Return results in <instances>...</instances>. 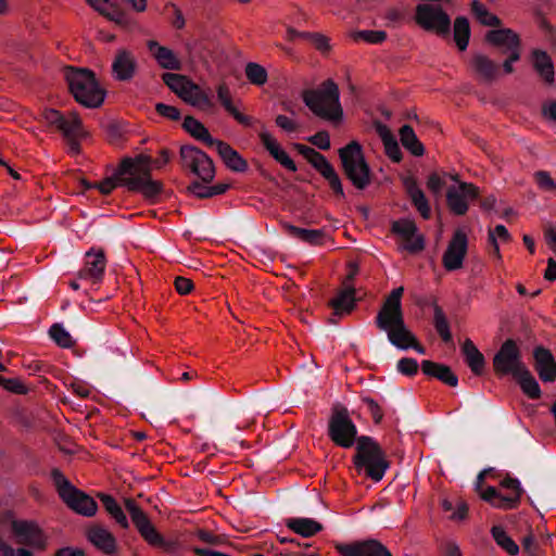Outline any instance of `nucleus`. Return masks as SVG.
I'll return each instance as SVG.
<instances>
[{"instance_id": "nucleus-1", "label": "nucleus", "mask_w": 556, "mask_h": 556, "mask_svg": "<svg viewBox=\"0 0 556 556\" xmlns=\"http://www.w3.org/2000/svg\"><path fill=\"white\" fill-rule=\"evenodd\" d=\"M150 157L140 155L134 161L124 159L113 177L105 178L94 187L102 194H110L117 186L126 187L129 191L140 192L149 200L156 199L163 191V185L151 178Z\"/></svg>"}, {"instance_id": "nucleus-2", "label": "nucleus", "mask_w": 556, "mask_h": 556, "mask_svg": "<svg viewBox=\"0 0 556 556\" xmlns=\"http://www.w3.org/2000/svg\"><path fill=\"white\" fill-rule=\"evenodd\" d=\"M404 288L399 287L391 291L382 303L375 325L387 333L389 342L400 350H407L409 341L413 339V332L407 328L402 307V296Z\"/></svg>"}, {"instance_id": "nucleus-3", "label": "nucleus", "mask_w": 556, "mask_h": 556, "mask_svg": "<svg viewBox=\"0 0 556 556\" xmlns=\"http://www.w3.org/2000/svg\"><path fill=\"white\" fill-rule=\"evenodd\" d=\"M355 450L353 456L355 470L358 473H365L375 482L382 480L390 463L380 444L371 437L361 435Z\"/></svg>"}, {"instance_id": "nucleus-4", "label": "nucleus", "mask_w": 556, "mask_h": 556, "mask_svg": "<svg viewBox=\"0 0 556 556\" xmlns=\"http://www.w3.org/2000/svg\"><path fill=\"white\" fill-rule=\"evenodd\" d=\"M64 77L78 103L90 109L99 108L103 103L105 91L100 87L92 71L66 66Z\"/></svg>"}, {"instance_id": "nucleus-5", "label": "nucleus", "mask_w": 556, "mask_h": 556, "mask_svg": "<svg viewBox=\"0 0 556 556\" xmlns=\"http://www.w3.org/2000/svg\"><path fill=\"white\" fill-rule=\"evenodd\" d=\"M302 97L305 105L315 115L328 121H341L343 110L339 87L332 79L325 80L319 89L304 90Z\"/></svg>"}, {"instance_id": "nucleus-6", "label": "nucleus", "mask_w": 556, "mask_h": 556, "mask_svg": "<svg viewBox=\"0 0 556 556\" xmlns=\"http://www.w3.org/2000/svg\"><path fill=\"white\" fill-rule=\"evenodd\" d=\"M339 157L345 177L357 190H365L371 184L374 174L362 146L357 141H351L339 149Z\"/></svg>"}, {"instance_id": "nucleus-7", "label": "nucleus", "mask_w": 556, "mask_h": 556, "mask_svg": "<svg viewBox=\"0 0 556 556\" xmlns=\"http://www.w3.org/2000/svg\"><path fill=\"white\" fill-rule=\"evenodd\" d=\"M51 479L61 500L75 513L91 517L97 513V502L84 491L77 489L58 468L51 470Z\"/></svg>"}, {"instance_id": "nucleus-8", "label": "nucleus", "mask_w": 556, "mask_h": 556, "mask_svg": "<svg viewBox=\"0 0 556 556\" xmlns=\"http://www.w3.org/2000/svg\"><path fill=\"white\" fill-rule=\"evenodd\" d=\"M485 41L492 45L503 55H506L502 64L503 72L511 74L513 63L520 60L521 41L517 33L510 28L491 29L485 34Z\"/></svg>"}, {"instance_id": "nucleus-9", "label": "nucleus", "mask_w": 556, "mask_h": 556, "mask_svg": "<svg viewBox=\"0 0 556 556\" xmlns=\"http://www.w3.org/2000/svg\"><path fill=\"white\" fill-rule=\"evenodd\" d=\"M328 435L336 445L343 448L357 444V428L345 407L333 410L328 422Z\"/></svg>"}, {"instance_id": "nucleus-10", "label": "nucleus", "mask_w": 556, "mask_h": 556, "mask_svg": "<svg viewBox=\"0 0 556 556\" xmlns=\"http://www.w3.org/2000/svg\"><path fill=\"white\" fill-rule=\"evenodd\" d=\"M43 118L63 134L73 154L80 152L78 137L83 135V127L81 119L76 113L72 114L71 118H66L60 111L50 109L43 113Z\"/></svg>"}, {"instance_id": "nucleus-11", "label": "nucleus", "mask_w": 556, "mask_h": 556, "mask_svg": "<svg viewBox=\"0 0 556 556\" xmlns=\"http://www.w3.org/2000/svg\"><path fill=\"white\" fill-rule=\"evenodd\" d=\"M526 364L516 341L513 339L505 340L493 357V368L497 376H511L513 378L519 374Z\"/></svg>"}, {"instance_id": "nucleus-12", "label": "nucleus", "mask_w": 556, "mask_h": 556, "mask_svg": "<svg viewBox=\"0 0 556 556\" xmlns=\"http://www.w3.org/2000/svg\"><path fill=\"white\" fill-rule=\"evenodd\" d=\"M180 160L187 167L204 182H212L215 177V167L212 159L201 149L185 144L180 148Z\"/></svg>"}, {"instance_id": "nucleus-13", "label": "nucleus", "mask_w": 556, "mask_h": 556, "mask_svg": "<svg viewBox=\"0 0 556 556\" xmlns=\"http://www.w3.org/2000/svg\"><path fill=\"white\" fill-rule=\"evenodd\" d=\"M415 21L425 30L434 31L441 37L450 36L451 18L440 5L418 4Z\"/></svg>"}, {"instance_id": "nucleus-14", "label": "nucleus", "mask_w": 556, "mask_h": 556, "mask_svg": "<svg viewBox=\"0 0 556 556\" xmlns=\"http://www.w3.org/2000/svg\"><path fill=\"white\" fill-rule=\"evenodd\" d=\"M501 485L510 491V494L503 495L494 486H488L481 492V498L489 502L492 506L502 509H514L519 503L523 489L517 478L506 477L502 480Z\"/></svg>"}, {"instance_id": "nucleus-15", "label": "nucleus", "mask_w": 556, "mask_h": 556, "mask_svg": "<svg viewBox=\"0 0 556 556\" xmlns=\"http://www.w3.org/2000/svg\"><path fill=\"white\" fill-rule=\"evenodd\" d=\"M11 530L20 544L37 551H45L47 548L48 536L35 521L12 520Z\"/></svg>"}, {"instance_id": "nucleus-16", "label": "nucleus", "mask_w": 556, "mask_h": 556, "mask_svg": "<svg viewBox=\"0 0 556 556\" xmlns=\"http://www.w3.org/2000/svg\"><path fill=\"white\" fill-rule=\"evenodd\" d=\"M479 198V189L469 182H459L458 187L452 186L446 191V203L450 211L458 216L468 211V201Z\"/></svg>"}, {"instance_id": "nucleus-17", "label": "nucleus", "mask_w": 556, "mask_h": 556, "mask_svg": "<svg viewBox=\"0 0 556 556\" xmlns=\"http://www.w3.org/2000/svg\"><path fill=\"white\" fill-rule=\"evenodd\" d=\"M467 249V235L462 229L455 230L442 257L444 268L448 271L462 268Z\"/></svg>"}, {"instance_id": "nucleus-18", "label": "nucleus", "mask_w": 556, "mask_h": 556, "mask_svg": "<svg viewBox=\"0 0 556 556\" xmlns=\"http://www.w3.org/2000/svg\"><path fill=\"white\" fill-rule=\"evenodd\" d=\"M106 267V257L104 251L91 248L85 254V265L78 271V278L90 280L92 283L102 281Z\"/></svg>"}, {"instance_id": "nucleus-19", "label": "nucleus", "mask_w": 556, "mask_h": 556, "mask_svg": "<svg viewBox=\"0 0 556 556\" xmlns=\"http://www.w3.org/2000/svg\"><path fill=\"white\" fill-rule=\"evenodd\" d=\"M356 290L353 286H345L338 290L336 296L328 303L332 309L329 323L337 324L341 317L351 314L356 307Z\"/></svg>"}, {"instance_id": "nucleus-20", "label": "nucleus", "mask_w": 556, "mask_h": 556, "mask_svg": "<svg viewBox=\"0 0 556 556\" xmlns=\"http://www.w3.org/2000/svg\"><path fill=\"white\" fill-rule=\"evenodd\" d=\"M337 551L341 556H392L391 552L377 540L338 544Z\"/></svg>"}, {"instance_id": "nucleus-21", "label": "nucleus", "mask_w": 556, "mask_h": 556, "mask_svg": "<svg viewBox=\"0 0 556 556\" xmlns=\"http://www.w3.org/2000/svg\"><path fill=\"white\" fill-rule=\"evenodd\" d=\"M534 369L543 382H554L556 380V359L553 353L542 346H535L533 350Z\"/></svg>"}, {"instance_id": "nucleus-22", "label": "nucleus", "mask_w": 556, "mask_h": 556, "mask_svg": "<svg viewBox=\"0 0 556 556\" xmlns=\"http://www.w3.org/2000/svg\"><path fill=\"white\" fill-rule=\"evenodd\" d=\"M470 66L482 84H492L501 75V66L482 53H475L470 60Z\"/></svg>"}, {"instance_id": "nucleus-23", "label": "nucleus", "mask_w": 556, "mask_h": 556, "mask_svg": "<svg viewBox=\"0 0 556 556\" xmlns=\"http://www.w3.org/2000/svg\"><path fill=\"white\" fill-rule=\"evenodd\" d=\"M403 185L414 207L419 212L424 219H429L431 217V206L425 192L418 186L417 180L413 177H406Z\"/></svg>"}, {"instance_id": "nucleus-24", "label": "nucleus", "mask_w": 556, "mask_h": 556, "mask_svg": "<svg viewBox=\"0 0 556 556\" xmlns=\"http://www.w3.org/2000/svg\"><path fill=\"white\" fill-rule=\"evenodd\" d=\"M137 70V62L134 55L127 50H119L112 63V71L117 80H130Z\"/></svg>"}, {"instance_id": "nucleus-25", "label": "nucleus", "mask_w": 556, "mask_h": 556, "mask_svg": "<svg viewBox=\"0 0 556 556\" xmlns=\"http://www.w3.org/2000/svg\"><path fill=\"white\" fill-rule=\"evenodd\" d=\"M148 49L162 68L169 71L181 70L180 60L169 48L161 46L155 40H150L148 41Z\"/></svg>"}, {"instance_id": "nucleus-26", "label": "nucleus", "mask_w": 556, "mask_h": 556, "mask_svg": "<svg viewBox=\"0 0 556 556\" xmlns=\"http://www.w3.org/2000/svg\"><path fill=\"white\" fill-rule=\"evenodd\" d=\"M181 99L192 106L201 110H210L215 105L212 96L192 80L185 85V91Z\"/></svg>"}, {"instance_id": "nucleus-27", "label": "nucleus", "mask_w": 556, "mask_h": 556, "mask_svg": "<svg viewBox=\"0 0 556 556\" xmlns=\"http://www.w3.org/2000/svg\"><path fill=\"white\" fill-rule=\"evenodd\" d=\"M421 370L426 376L435 378L450 387H456L458 384V377L453 372L451 367L445 364L424 359L421 362Z\"/></svg>"}, {"instance_id": "nucleus-28", "label": "nucleus", "mask_w": 556, "mask_h": 556, "mask_svg": "<svg viewBox=\"0 0 556 556\" xmlns=\"http://www.w3.org/2000/svg\"><path fill=\"white\" fill-rule=\"evenodd\" d=\"M214 147L228 168L237 173L248 169V162L228 143L218 140Z\"/></svg>"}, {"instance_id": "nucleus-29", "label": "nucleus", "mask_w": 556, "mask_h": 556, "mask_svg": "<svg viewBox=\"0 0 556 556\" xmlns=\"http://www.w3.org/2000/svg\"><path fill=\"white\" fill-rule=\"evenodd\" d=\"M286 526L303 538H311L324 529L320 522L305 517L288 518L286 520Z\"/></svg>"}, {"instance_id": "nucleus-30", "label": "nucleus", "mask_w": 556, "mask_h": 556, "mask_svg": "<svg viewBox=\"0 0 556 556\" xmlns=\"http://www.w3.org/2000/svg\"><path fill=\"white\" fill-rule=\"evenodd\" d=\"M532 65L546 84L554 83V63L546 51L534 49L532 51Z\"/></svg>"}, {"instance_id": "nucleus-31", "label": "nucleus", "mask_w": 556, "mask_h": 556, "mask_svg": "<svg viewBox=\"0 0 556 556\" xmlns=\"http://www.w3.org/2000/svg\"><path fill=\"white\" fill-rule=\"evenodd\" d=\"M462 353L471 371L481 376L484 370L485 358L470 339H466L462 344Z\"/></svg>"}, {"instance_id": "nucleus-32", "label": "nucleus", "mask_w": 556, "mask_h": 556, "mask_svg": "<svg viewBox=\"0 0 556 556\" xmlns=\"http://www.w3.org/2000/svg\"><path fill=\"white\" fill-rule=\"evenodd\" d=\"M88 539L98 548L105 554H114L116 551V540L114 535L104 528L93 527L88 532Z\"/></svg>"}, {"instance_id": "nucleus-33", "label": "nucleus", "mask_w": 556, "mask_h": 556, "mask_svg": "<svg viewBox=\"0 0 556 556\" xmlns=\"http://www.w3.org/2000/svg\"><path fill=\"white\" fill-rule=\"evenodd\" d=\"M282 227L289 236L299 238L300 240L312 245L323 244V239L326 236L323 229H305L294 226L290 223H283Z\"/></svg>"}, {"instance_id": "nucleus-34", "label": "nucleus", "mask_w": 556, "mask_h": 556, "mask_svg": "<svg viewBox=\"0 0 556 556\" xmlns=\"http://www.w3.org/2000/svg\"><path fill=\"white\" fill-rule=\"evenodd\" d=\"M208 184L210 182H204L201 179L194 180L187 187V190L199 199H210L225 193L229 188L228 184L218 182L213 186Z\"/></svg>"}, {"instance_id": "nucleus-35", "label": "nucleus", "mask_w": 556, "mask_h": 556, "mask_svg": "<svg viewBox=\"0 0 556 556\" xmlns=\"http://www.w3.org/2000/svg\"><path fill=\"white\" fill-rule=\"evenodd\" d=\"M184 129L189 132L194 139L204 142L207 147H214L217 139H214L207 128L195 119L193 116H186L182 123Z\"/></svg>"}, {"instance_id": "nucleus-36", "label": "nucleus", "mask_w": 556, "mask_h": 556, "mask_svg": "<svg viewBox=\"0 0 556 556\" xmlns=\"http://www.w3.org/2000/svg\"><path fill=\"white\" fill-rule=\"evenodd\" d=\"M514 379L519 384L522 392L530 399L538 400L541 397L542 391L540 384L528 367L523 368L519 374H517Z\"/></svg>"}, {"instance_id": "nucleus-37", "label": "nucleus", "mask_w": 556, "mask_h": 556, "mask_svg": "<svg viewBox=\"0 0 556 556\" xmlns=\"http://www.w3.org/2000/svg\"><path fill=\"white\" fill-rule=\"evenodd\" d=\"M400 140L402 146L415 156H422L425 147L417 138L410 125H403L400 129Z\"/></svg>"}, {"instance_id": "nucleus-38", "label": "nucleus", "mask_w": 556, "mask_h": 556, "mask_svg": "<svg viewBox=\"0 0 556 556\" xmlns=\"http://www.w3.org/2000/svg\"><path fill=\"white\" fill-rule=\"evenodd\" d=\"M98 496L102 502L105 510L111 515V517L116 521V523L123 529H128V519L121 505L116 502V500L112 495L103 493H100Z\"/></svg>"}, {"instance_id": "nucleus-39", "label": "nucleus", "mask_w": 556, "mask_h": 556, "mask_svg": "<svg viewBox=\"0 0 556 556\" xmlns=\"http://www.w3.org/2000/svg\"><path fill=\"white\" fill-rule=\"evenodd\" d=\"M87 2L109 20L123 24L126 15L111 0H87Z\"/></svg>"}, {"instance_id": "nucleus-40", "label": "nucleus", "mask_w": 556, "mask_h": 556, "mask_svg": "<svg viewBox=\"0 0 556 556\" xmlns=\"http://www.w3.org/2000/svg\"><path fill=\"white\" fill-rule=\"evenodd\" d=\"M470 25L465 16H457L454 21V40L460 51H465L470 39Z\"/></svg>"}, {"instance_id": "nucleus-41", "label": "nucleus", "mask_w": 556, "mask_h": 556, "mask_svg": "<svg viewBox=\"0 0 556 556\" xmlns=\"http://www.w3.org/2000/svg\"><path fill=\"white\" fill-rule=\"evenodd\" d=\"M470 7L473 16L480 24L491 27H500L502 25V21L495 14L491 13L479 0H473Z\"/></svg>"}, {"instance_id": "nucleus-42", "label": "nucleus", "mask_w": 556, "mask_h": 556, "mask_svg": "<svg viewBox=\"0 0 556 556\" xmlns=\"http://www.w3.org/2000/svg\"><path fill=\"white\" fill-rule=\"evenodd\" d=\"M125 508L130 515L131 521L137 528L138 532L148 528L152 522L150 521L147 514L141 509V507L135 502L132 498H125Z\"/></svg>"}, {"instance_id": "nucleus-43", "label": "nucleus", "mask_w": 556, "mask_h": 556, "mask_svg": "<svg viewBox=\"0 0 556 556\" xmlns=\"http://www.w3.org/2000/svg\"><path fill=\"white\" fill-rule=\"evenodd\" d=\"M491 534L496 544L503 548L507 554L515 556L519 553L518 544L507 534L501 526H493Z\"/></svg>"}, {"instance_id": "nucleus-44", "label": "nucleus", "mask_w": 556, "mask_h": 556, "mask_svg": "<svg viewBox=\"0 0 556 556\" xmlns=\"http://www.w3.org/2000/svg\"><path fill=\"white\" fill-rule=\"evenodd\" d=\"M433 325L443 342L451 343L453 337L450 330V324L442 307L438 304L433 305Z\"/></svg>"}, {"instance_id": "nucleus-45", "label": "nucleus", "mask_w": 556, "mask_h": 556, "mask_svg": "<svg viewBox=\"0 0 556 556\" xmlns=\"http://www.w3.org/2000/svg\"><path fill=\"white\" fill-rule=\"evenodd\" d=\"M318 173L328 181L337 198H345L341 178L330 162H328L321 169H319Z\"/></svg>"}, {"instance_id": "nucleus-46", "label": "nucleus", "mask_w": 556, "mask_h": 556, "mask_svg": "<svg viewBox=\"0 0 556 556\" xmlns=\"http://www.w3.org/2000/svg\"><path fill=\"white\" fill-rule=\"evenodd\" d=\"M295 150L305 157L309 164L318 172L329 161L326 159L325 155L313 149L312 147L302 144V143H295L294 144Z\"/></svg>"}, {"instance_id": "nucleus-47", "label": "nucleus", "mask_w": 556, "mask_h": 556, "mask_svg": "<svg viewBox=\"0 0 556 556\" xmlns=\"http://www.w3.org/2000/svg\"><path fill=\"white\" fill-rule=\"evenodd\" d=\"M393 233L400 236L404 241H409L417 233V226L415 222L410 219H399L394 220L391 225Z\"/></svg>"}, {"instance_id": "nucleus-48", "label": "nucleus", "mask_w": 556, "mask_h": 556, "mask_svg": "<svg viewBox=\"0 0 556 556\" xmlns=\"http://www.w3.org/2000/svg\"><path fill=\"white\" fill-rule=\"evenodd\" d=\"M245 76L248 80L255 86H263L267 83V71L258 63L249 62L245 65Z\"/></svg>"}, {"instance_id": "nucleus-49", "label": "nucleus", "mask_w": 556, "mask_h": 556, "mask_svg": "<svg viewBox=\"0 0 556 556\" xmlns=\"http://www.w3.org/2000/svg\"><path fill=\"white\" fill-rule=\"evenodd\" d=\"M49 336L60 348L68 349L74 344L72 336L61 324H53L49 329Z\"/></svg>"}, {"instance_id": "nucleus-50", "label": "nucleus", "mask_w": 556, "mask_h": 556, "mask_svg": "<svg viewBox=\"0 0 556 556\" xmlns=\"http://www.w3.org/2000/svg\"><path fill=\"white\" fill-rule=\"evenodd\" d=\"M162 79L164 84L179 98H181L185 91V85H187V83L190 81L185 76L174 73H164L162 75Z\"/></svg>"}, {"instance_id": "nucleus-51", "label": "nucleus", "mask_w": 556, "mask_h": 556, "mask_svg": "<svg viewBox=\"0 0 556 556\" xmlns=\"http://www.w3.org/2000/svg\"><path fill=\"white\" fill-rule=\"evenodd\" d=\"M353 39L378 45L387 39V33L384 30H358L353 34Z\"/></svg>"}, {"instance_id": "nucleus-52", "label": "nucleus", "mask_w": 556, "mask_h": 556, "mask_svg": "<svg viewBox=\"0 0 556 556\" xmlns=\"http://www.w3.org/2000/svg\"><path fill=\"white\" fill-rule=\"evenodd\" d=\"M146 542L152 546L165 547L166 541L164 536L155 529L153 525L139 532Z\"/></svg>"}, {"instance_id": "nucleus-53", "label": "nucleus", "mask_w": 556, "mask_h": 556, "mask_svg": "<svg viewBox=\"0 0 556 556\" xmlns=\"http://www.w3.org/2000/svg\"><path fill=\"white\" fill-rule=\"evenodd\" d=\"M496 237L504 241H508L510 239V235L504 225H497L493 230L489 231V241L493 247L494 253L500 256V248L496 241Z\"/></svg>"}, {"instance_id": "nucleus-54", "label": "nucleus", "mask_w": 556, "mask_h": 556, "mask_svg": "<svg viewBox=\"0 0 556 556\" xmlns=\"http://www.w3.org/2000/svg\"><path fill=\"white\" fill-rule=\"evenodd\" d=\"M418 362L412 357H403L396 364V369L407 377L415 376L418 372Z\"/></svg>"}, {"instance_id": "nucleus-55", "label": "nucleus", "mask_w": 556, "mask_h": 556, "mask_svg": "<svg viewBox=\"0 0 556 556\" xmlns=\"http://www.w3.org/2000/svg\"><path fill=\"white\" fill-rule=\"evenodd\" d=\"M521 545L523 556H539L541 552V547L532 533H529L522 539Z\"/></svg>"}, {"instance_id": "nucleus-56", "label": "nucleus", "mask_w": 556, "mask_h": 556, "mask_svg": "<svg viewBox=\"0 0 556 556\" xmlns=\"http://www.w3.org/2000/svg\"><path fill=\"white\" fill-rule=\"evenodd\" d=\"M446 181L438 173H431L427 179V188L434 197H440Z\"/></svg>"}, {"instance_id": "nucleus-57", "label": "nucleus", "mask_w": 556, "mask_h": 556, "mask_svg": "<svg viewBox=\"0 0 556 556\" xmlns=\"http://www.w3.org/2000/svg\"><path fill=\"white\" fill-rule=\"evenodd\" d=\"M155 111L162 117H165L170 121H179L181 117V113L176 106L168 105L162 102L155 104Z\"/></svg>"}, {"instance_id": "nucleus-58", "label": "nucleus", "mask_w": 556, "mask_h": 556, "mask_svg": "<svg viewBox=\"0 0 556 556\" xmlns=\"http://www.w3.org/2000/svg\"><path fill=\"white\" fill-rule=\"evenodd\" d=\"M383 146L386 154L392 162L400 163L403 160V154L396 138L389 139V141L384 142Z\"/></svg>"}, {"instance_id": "nucleus-59", "label": "nucleus", "mask_w": 556, "mask_h": 556, "mask_svg": "<svg viewBox=\"0 0 556 556\" xmlns=\"http://www.w3.org/2000/svg\"><path fill=\"white\" fill-rule=\"evenodd\" d=\"M362 402L367 406L369 414L376 425L380 424L383 418V413L379 404L371 397L365 396Z\"/></svg>"}, {"instance_id": "nucleus-60", "label": "nucleus", "mask_w": 556, "mask_h": 556, "mask_svg": "<svg viewBox=\"0 0 556 556\" xmlns=\"http://www.w3.org/2000/svg\"><path fill=\"white\" fill-rule=\"evenodd\" d=\"M308 141L320 150H329L331 147L330 136L326 130L317 131L308 138Z\"/></svg>"}, {"instance_id": "nucleus-61", "label": "nucleus", "mask_w": 556, "mask_h": 556, "mask_svg": "<svg viewBox=\"0 0 556 556\" xmlns=\"http://www.w3.org/2000/svg\"><path fill=\"white\" fill-rule=\"evenodd\" d=\"M108 138L111 143L117 144L124 135V129L119 123L111 122L106 126Z\"/></svg>"}, {"instance_id": "nucleus-62", "label": "nucleus", "mask_w": 556, "mask_h": 556, "mask_svg": "<svg viewBox=\"0 0 556 556\" xmlns=\"http://www.w3.org/2000/svg\"><path fill=\"white\" fill-rule=\"evenodd\" d=\"M271 156L288 170H290V172L298 170L295 163L282 148H280L278 151H276Z\"/></svg>"}, {"instance_id": "nucleus-63", "label": "nucleus", "mask_w": 556, "mask_h": 556, "mask_svg": "<svg viewBox=\"0 0 556 556\" xmlns=\"http://www.w3.org/2000/svg\"><path fill=\"white\" fill-rule=\"evenodd\" d=\"M538 186L543 190H555L556 185L551 175L545 170H539L534 174Z\"/></svg>"}, {"instance_id": "nucleus-64", "label": "nucleus", "mask_w": 556, "mask_h": 556, "mask_svg": "<svg viewBox=\"0 0 556 556\" xmlns=\"http://www.w3.org/2000/svg\"><path fill=\"white\" fill-rule=\"evenodd\" d=\"M0 551L2 556H33V553L29 549L24 547L15 549L5 542L0 543Z\"/></svg>"}]
</instances>
